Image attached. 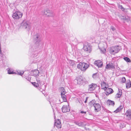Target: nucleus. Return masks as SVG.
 <instances>
[{"label": "nucleus", "mask_w": 131, "mask_h": 131, "mask_svg": "<svg viewBox=\"0 0 131 131\" xmlns=\"http://www.w3.org/2000/svg\"><path fill=\"white\" fill-rule=\"evenodd\" d=\"M60 91L61 92V95L65 94L66 92L64 89L63 87H61L60 88Z\"/></svg>", "instance_id": "nucleus-20"}, {"label": "nucleus", "mask_w": 131, "mask_h": 131, "mask_svg": "<svg viewBox=\"0 0 131 131\" xmlns=\"http://www.w3.org/2000/svg\"><path fill=\"white\" fill-rule=\"evenodd\" d=\"M83 49L87 53H90L92 51L91 46L88 42H85L83 44Z\"/></svg>", "instance_id": "nucleus-2"}, {"label": "nucleus", "mask_w": 131, "mask_h": 131, "mask_svg": "<svg viewBox=\"0 0 131 131\" xmlns=\"http://www.w3.org/2000/svg\"><path fill=\"white\" fill-rule=\"evenodd\" d=\"M105 90L106 91V95H108L112 93L113 92V90L110 88H107Z\"/></svg>", "instance_id": "nucleus-19"}, {"label": "nucleus", "mask_w": 131, "mask_h": 131, "mask_svg": "<svg viewBox=\"0 0 131 131\" xmlns=\"http://www.w3.org/2000/svg\"><path fill=\"white\" fill-rule=\"evenodd\" d=\"M44 14L47 16H52V13L49 9L45 10Z\"/></svg>", "instance_id": "nucleus-16"}, {"label": "nucleus", "mask_w": 131, "mask_h": 131, "mask_svg": "<svg viewBox=\"0 0 131 131\" xmlns=\"http://www.w3.org/2000/svg\"><path fill=\"white\" fill-rule=\"evenodd\" d=\"M39 73V71L37 70H34L31 71L30 72V74L31 75L34 76L35 77H37L38 76Z\"/></svg>", "instance_id": "nucleus-13"}, {"label": "nucleus", "mask_w": 131, "mask_h": 131, "mask_svg": "<svg viewBox=\"0 0 131 131\" xmlns=\"http://www.w3.org/2000/svg\"><path fill=\"white\" fill-rule=\"evenodd\" d=\"M54 126L58 128H60L61 127V123L59 120H58L56 121L54 123Z\"/></svg>", "instance_id": "nucleus-14"}, {"label": "nucleus", "mask_w": 131, "mask_h": 131, "mask_svg": "<svg viewBox=\"0 0 131 131\" xmlns=\"http://www.w3.org/2000/svg\"><path fill=\"white\" fill-rule=\"evenodd\" d=\"M108 106H113L114 104V101L108 100L106 102Z\"/></svg>", "instance_id": "nucleus-17"}, {"label": "nucleus", "mask_w": 131, "mask_h": 131, "mask_svg": "<svg viewBox=\"0 0 131 131\" xmlns=\"http://www.w3.org/2000/svg\"><path fill=\"white\" fill-rule=\"evenodd\" d=\"M31 83L34 86L36 87H38L39 86L38 84V83H36V82H32Z\"/></svg>", "instance_id": "nucleus-26"}, {"label": "nucleus", "mask_w": 131, "mask_h": 131, "mask_svg": "<svg viewBox=\"0 0 131 131\" xmlns=\"http://www.w3.org/2000/svg\"><path fill=\"white\" fill-rule=\"evenodd\" d=\"M95 104L94 103V101H92L89 102V105L90 107H92V106H93V107H94V104Z\"/></svg>", "instance_id": "nucleus-23"}, {"label": "nucleus", "mask_w": 131, "mask_h": 131, "mask_svg": "<svg viewBox=\"0 0 131 131\" xmlns=\"http://www.w3.org/2000/svg\"><path fill=\"white\" fill-rule=\"evenodd\" d=\"M119 47L118 46H117L110 47L109 50L110 53L114 55L118 53L120 50Z\"/></svg>", "instance_id": "nucleus-4"}, {"label": "nucleus", "mask_w": 131, "mask_h": 131, "mask_svg": "<svg viewBox=\"0 0 131 131\" xmlns=\"http://www.w3.org/2000/svg\"><path fill=\"white\" fill-rule=\"evenodd\" d=\"M80 113L81 114H86V111H82L80 112Z\"/></svg>", "instance_id": "nucleus-31"}, {"label": "nucleus", "mask_w": 131, "mask_h": 131, "mask_svg": "<svg viewBox=\"0 0 131 131\" xmlns=\"http://www.w3.org/2000/svg\"><path fill=\"white\" fill-rule=\"evenodd\" d=\"M131 82L129 80L127 81L126 83V88L127 89L131 87Z\"/></svg>", "instance_id": "nucleus-21"}, {"label": "nucleus", "mask_w": 131, "mask_h": 131, "mask_svg": "<svg viewBox=\"0 0 131 131\" xmlns=\"http://www.w3.org/2000/svg\"><path fill=\"white\" fill-rule=\"evenodd\" d=\"M7 72H8V70H7Z\"/></svg>", "instance_id": "nucleus-36"}, {"label": "nucleus", "mask_w": 131, "mask_h": 131, "mask_svg": "<svg viewBox=\"0 0 131 131\" xmlns=\"http://www.w3.org/2000/svg\"><path fill=\"white\" fill-rule=\"evenodd\" d=\"M101 88L102 89L105 91L107 88H108V84L106 83L104 81H103L101 83Z\"/></svg>", "instance_id": "nucleus-11"}, {"label": "nucleus", "mask_w": 131, "mask_h": 131, "mask_svg": "<svg viewBox=\"0 0 131 131\" xmlns=\"http://www.w3.org/2000/svg\"><path fill=\"white\" fill-rule=\"evenodd\" d=\"M94 63L99 68L103 66L102 62L100 60L95 61Z\"/></svg>", "instance_id": "nucleus-12"}, {"label": "nucleus", "mask_w": 131, "mask_h": 131, "mask_svg": "<svg viewBox=\"0 0 131 131\" xmlns=\"http://www.w3.org/2000/svg\"><path fill=\"white\" fill-rule=\"evenodd\" d=\"M97 85L95 83H92L88 86V91L89 92L93 91L97 87Z\"/></svg>", "instance_id": "nucleus-6"}, {"label": "nucleus", "mask_w": 131, "mask_h": 131, "mask_svg": "<svg viewBox=\"0 0 131 131\" xmlns=\"http://www.w3.org/2000/svg\"><path fill=\"white\" fill-rule=\"evenodd\" d=\"M122 108L121 107H119L117 108V109L114 111V112L115 113H117V112L121 111Z\"/></svg>", "instance_id": "nucleus-27"}, {"label": "nucleus", "mask_w": 131, "mask_h": 131, "mask_svg": "<svg viewBox=\"0 0 131 131\" xmlns=\"http://www.w3.org/2000/svg\"><path fill=\"white\" fill-rule=\"evenodd\" d=\"M24 73L23 71H19L17 72L18 74L20 75H22Z\"/></svg>", "instance_id": "nucleus-28"}, {"label": "nucleus", "mask_w": 131, "mask_h": 131, "mask_svg": "<svg viewBox=\"0 0 131 131\" xmlns=\"http://www.w3.org/2000/svg\"><path fill=\"white\" fill-rule=\"evenodd\" d=\"M94 110L95 112H97L100 111L101 109V105L98 103H95L94 104Z\"/></svg>", "instance_id": "nucleus-9"}, {"label": "nucleus", "mask_w": 131, "mask_h": 131, "mask_svg": "<svg viewBox=\"0 0 131 131\" xmlns=\"http://www.w3.org/2000/svg\"><path fill=\"white\" fill-rule=\"evenodd\" d=\"M29 27V25L27 22L25 20H24L20 24V27L22 29H26Z\"/></svg>", "instance_id": "nucleus-5"}, {"label": "nucleus", "mask_w": 131, "mask_h": 131, "mask_svg": "<svg viewBox=\"0 0 131 131\" xmlns=\"http://www.w3.org/2000/svg\"><path fill=\"white\" fill-rule=\"evenodd\" d=\"M23 15L22 12L19 11H17L13 13L12 17L14 19L19 20L22 18Z\"/></svg>", "instance_id": "nucleus-3"}, {"label": "nucleus", "mask_w": 131, "mask_h": 131, "mask_svg": "<svg viewBox=\"0 0 131 131\" xmlns=\"http://www.w3.org/2000/svg\"><path fill=\"white\" fill-rule=\"evenodd\" d=\"M77 83L79 84L82 85L84 83V79L81 76L78 77L77 79Z\"/></svg>", "instance_id": "nucleus-8"}, {"label": "nucleus", "mask_w": 131, "mask_h": 131, "mask_svg": "<svg viewBox=\"0 0 131 131\" xmlns=\"http://www.w3.org/2000/svg\"><path fill=\"white\" fill-rule=\"evenodd\" d=\"M88 99V97H86V100H85V101L84 102L85 103H86L87 102V100Z\"/></svg>", "instance_id": "nucleus-33"}, {"label": "nucleus", "mask_w": 131, "mask_h": 131, "mask_svg": "<svg viewBox=\"0 0 131 131\" xmlns=\"http://www.w3.org/2000/svg\"><path fill=\"white\" fill-rule=\"evenodd\" d=\"M70 110L69 107V106L68 103L67 102L66 105H63L62 108V111L64 113L69 112Z\"/></svg>", "instance_id": "nucleus-7"}, {"label": "nucleus", "mask_w": 131, "mask_h": 131, "mask_svg": "<svg viewBox=\"0 0 131 131\" xmlns=\"http://www.w3.org/2000/svg\"><path fill=\"white\" fill-rule=\"evenodd\" d=\"M39 37V36L37 34L35 35L34 36L35 40H37L38 39Z\"/></svg>", "instance_id": "nucleus-30"}, {"label": "nucleus", "mask_w": 131, "mask_h": 131, "mask_svg": "<svg viewBox=\"0 0 131 131\" xmlns=\"http://www.w3.org/2000/svg\"><path fill=\"white\" fill-rule=\"evenodd\" d=\"M122 94V92L121 90H119L118 92L117 93L116 97L117 98L120 97Z\"/></svg>", "instance_id": "nucleus-22"}, {"label": "nucleus", "mask_w": 131, "mask_h": 131, "mask_svg": "<svg viewBox=\"0 0 131 131\" xmlns=\"http://www.w3.org/2000/svg\"><path fill=\"white\" fill-rule=\"evenodd\" d=\"M89 65L86 63L80 62L77 65V68L83 71H85L89 67Z\"/></svg>", "instance_id": "nucleus-1"}, {"label": "nucleus", "mask_w": 131, "mask_h": 131, "mask_svg": "<svg viewBox=\"0 0 131 131\" xmlns=\"http://www.w3.org/2000/svg\"><path fill=\"white\" fill-rule=\"evenodd\" d=\"M119 7H120V8H121L122 9H124V8L123 7H122V5L120 6H119Z\"/></svg>", "instance_id": "nucleus-34"}, {"label": "nucleus", "mask_w": 131, "mask_h": 131, "mask_svg": "<svg viewBox=\"0 0 131 131\" xmlns=\"http://www.w3.org/2000/svg\"><path fill=\"white\" fill-rule=\"evenodd\" d=\"M62 98V99L63 100L60 101V103H62L63 102H65L67 103V100L66 98V96L65 94L61 95Z\"/></svg>", "instance_id": "nucleus-18"}, {"label": "nucleus", "mask_w": 131, "mask_h": 131, "mask_svg": "<svg viewBox=\"0 0 131 131\" xmlns=\"http://www.w3.org/2000/svg\"><path fill=\"white\" fill-rule=\"evenodd\" d=\"M127 62H130L131 61L130 59L127 57H125L123 58Z\"/></svg>", "instance_id": "nucleus-24"}, {"label": "nucleus", "mask_w": 131, "mask_h": 131, "mask_svg": "<svg viewBox=\"0 0 131 131\" xmlns=\"http://www.w3.org/2000/svg\"><path fill=\"white\" fill-rule=\"evenodd\" d=\"M125 115L128 120H131V109H128L125 113Z\"/></svg>", "instance_id": "nucleus-10"}, {"label": "nucleus", "mask_w": 131, "mask_h": 131, "mask_svg": "<svg viewBox=\"0 0 131 131\" xmlns=\"http://www.w3.org/2000/svg\"><path fill=\"white\" fill-rule=\"evenodd\" d=\"M106 69H115V66L112 63H109L107 64L106 66Z\"/></svg>", "instance_id": "nucleus-15"}, {"label": "nucleus", "mask_w": 131, "mask_h": 131, "mask_svg": "<svg viewBox=\"0 0 131 131\" xmlns=\"http://www.w3.org/2000/svg\"><path fill=\"white\" fill-rule=\"evenodd\" d=\"M106 50L105 49H103V52L104 53L105 52H106Z\"/></svg>", "instance_id": "nucleus-32"}, {"label": "nucleus", "mask_w": 131, "mask_h": 131, "mask_svg": "<svg viewBox=\"0 0 131 131\" xmlns=\"http://www.w3.org/2000/svg\"><path fill=\"white\" fill-rule=\"evenodd\" d=\"M126 81V79L125 77H123L122 78L121 80V82L122 83H124Z\"/></svg>", "instance_id": "nucleus-29"}, {"label": "nucleus", "mask_w": 131, "mask_h": 131, "mask_svg": "<svg viewBox=\"0 0 131 131\" xmlns=\"http://www.w3.org/2000/svg\"><path fill=\"white\" fill-rule=\"evenodd\" d=\"M93 39L92 38H91L90 39V41L91 40H92Z\"/></svg>", "instance_id": "nucleus-35"}, {"label": "nucleus", "mask_w": 131, "mask_h": 131, "mask_svg": "<svg viewBox=\"0 0 131 131\" xmlns=\"http://www.w3.org/2000/svg\"><path fill=\"white\" fill-rule=\"evenodd\" d=\"M15 72L13 70L10 69H9V74H15Z\"/></svg>", "instance_id": "nucleus-25"}]
</instances>
